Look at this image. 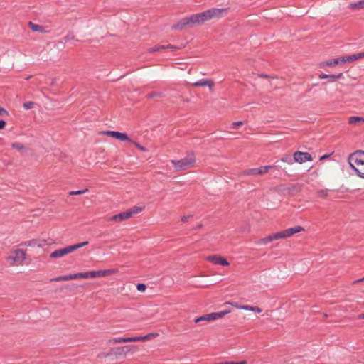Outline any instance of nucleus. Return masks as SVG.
<instances>
[{
    "instance_id": "f257e3e1",
    "label": "nucleus",
    "mask_w": 364,
    "mask_h": 364,
    "mask_svg": "<svg viewBox=\"0 0 364 364\" xmlns=\"http://www.w3.org/2000/svg\"><path fill=\"white\" fill-rule=\"evenodd\" d=\"M204 23L203 14L198 13L180 20L172 26L174 30L182 31L186 28H193Z\"/></svg>"
},
{
    "instance_id": "f03ea898",
    "label": "nucleus",
    "mask_w": 364,
    "mask_h": 364,
    "mask_svg": "<svg viewBox=\"0 0 364 364\" xmlns=\"http://www.w3.org/2000/svg\"><path fill=\"white\" fill-rule=\"evenodd\" d=\"M348 163L356 174L364 178V151H356L348 157Z\"/></svg>"
},
{
    "instance_id": "7ed1b4c3",
    "label": "nucleus",
    "mask_w": 364,
    "mask_h": 364,
    "mask_svg": "<svg viewBox=\"0 0 364 364\" xmlns=\"http://www.w3.org/2000/svg\"><path fill=\"white\" fill-rule=\"evenodd\" d=\"M171 164L177 171L186 170L194 166L196 164L195 155L193 153H189L181 160H172Z\"/></svg>"
},
{
    "instance_id": "20e7f679",
    "label": "nucleus",
    "mask_w": 364,
    "mask_h": 364,
    "mask_svg": "<svg viewBox=\"0 0 364 364\" xmlns=\"http://www.w3.org/2000/svg\"><path fill=\"white\" fill-rule=\"evenodd\" d=\"M144 209V206H134L129 210L120 213L117 215H115L111 218H109V220L112 221H122L127 220L139 213L142 212Z\"/></svg>"
},
{
    "instance_id": "39448f33",
    "label": "nucleus",
    "mask_w": 364,
    "mask_h": 364,
    "mask_svg": "<svg viewBox=\"0 0 364 364\" xmlns=\"http://www.w3.org/2000/svg\"><path fill=\"white\" fill-rule=\"evenodd\" d=\"M303 229H285L279 232L269 235V236L263 238L262 241L263 243H268L273 240L289 237L293 235L294 234L300 232Z\"/></svg>"
},
{
    "instance_id": "423d86ee",
    "label": "nucleus",
    "mask_w": 364,
    "mask_h": 364,
    "mask_svg": "<svg viewBox=\"0 0 364 364\" xmlns=\"http://www.w3.org/2000/svg\"><path fill=\"white\" fill-rule=\"evenodd\" d=\"M87 244H88V242L85 241V242H80V243H77V244H75L73 245H70V246L65 247L64 248L56 250L50 254V257L51 258L62 257L65 256V255H68L72 252L77 250V249H79L80 247H82L87 245Z\"/></svg>"
},
{
    "instance_id": "0eeeda50",
    "label": "nucleus",
    "mask_w": 364,
    "mask_h": 364,
    "mask_svg": "<svg viewBox=\"0 0 364 364\" xmlns=\"http://www.w3.org/2000/svg\"><path fill=\"white\" fill-rule=\"evenodd\" d=\"M25 259L26 252L23 250L17 249L7 257L6 260L11 266H14L22 265Z\"/></svg>"
},
{
    "instance_id": "6e6552de",
    "label": "nucleus",
    "mask_w": 364,
    "mask_h": 364,
    "mask_svg": "<svg viewBox=\"0 0 364 364\" xmlns=\"http://www.w3.org/2000/svg\"><path fill=\"white\" fill-rule=\"evenodd\" d=\"M227 11L228 9L213 8L206 10L202 12L204 23L213 19H219L222 18L227 13Z\"/></svg>"
},
{
    "instance_id": "1a4fd4ad",
    "label": "nucleus",
    "mask_w": 364,
    "mask_h": 364,
    "mask_svg": "<svg viewBox=\"0 0 364 364\" xmlns=\"http://www.w3.org/2000/svg\"><path fill=\"white\" fill-rule=\"evenodd\" d=\"M272 166H264L258 168H248L242 172V176H262L272 169Z\"/></svg>"
},
{
    "instance_id": "9d476101",
    "label": "nucleus",
    "mask_w": 364,
    "mask_h": 364,
    "mask_svg": "<svg viewBox=\"0 0 364 364\" xmlns=\"http://www.w3.org/2000/svg\"><path fill=\"white\" fill-rule=\"evenodd\" d=\"M294 160L295 162L299 164H303L306 161H313V158L311 155L308 152L303 151H296L294 155Z\"/></svg>"
},
{
    "instance_id": "9b49d317",
    "label": "nucleus",
    "mask_w": 364,
    "mask_h": 364,
    "mask_svg": "<svg viewBox=\"0 0 364 364\" xmlns=\"http://www.w3.org/2000/svg\"><path fill=\"white\" fill-rule=\"evenodd\" d=\"M104 134L117 139L121 141H128L132 142V140L125 133L115 131H107L104 132Z\"/></svg>"
},
{
    "instance_id": "f8f14e48",
    "label": "nucleus",
    "mask_w": 364,
    "mask_h": 364,
    "mask_svg": "<svg viewBox=\"0 0 364 364\" xmlns=\"http://www.w3.org/2000/svg\"><path fill=\"white\" fill-rule=\"evenodd\" d=\"M206 259L215 264H220L222 266H228L230 264L225 258L216 255L208 256Z\"/></svg>"
},
{
    "instance_id": "ddd939ff",
    "label": "nucleus",
    "mask_w": 364,
    "mask_h": 364,
    "mask_svg": "<svg viewBox=\"0 0 364 364\" xmlns=\"http://www.w3.org/2000/svg\"><path fill=\"white\" fill-rule=\"evenodd\" d=\"M192 86H193V87H204V86H207V87H208L211 90L213 88V87L214 86V82L211 80L202 79V80H198V81H197L196 82H193L192 84Z\"/></svg>"
},
{
    "instance_id": "4468645a",
    "label": "nucleus",
    "mask_w": 364,
    "mask_h": 364,
    "mask_svg": "<svg viewBox=\"0 0 364 364\" xmlns=\"http://www.w3.org/2000/svg\"><path fill=\"white\" fill-rule=\"evenodd\" d=\"M231 312L230 309H224L223 311H218V312H213L210 313V318H212V321L219 319L226 314Z\"/></svg>"
},
{
    "instance_id": "2eb2a0df",
    "label": "nucleus",
    "mask_w": 364,
    "mask_h": 364,
    "mask_svg": "<svg viewBox=\"0 0 364 364\" xmlns=\"http://www.w3.org/2000/svg\"><path fill=\"white\" fill-rule=\"evenodd\" d=\"M231 312L230 309H224L223 311H218V312H213L210 313V318H212V321L219 319L226 314Z\"/></svg>"
},
{
    "instance_id": "dca6fc26",
    "label": "nucleus",
    "mask_w": 364,
    "mask_h": 364,
    "mask_svg": "<svg viewBox=\"0 0 364 364\" xmlns=\"http://www.w3.org/2000/svg\"><path fill=\"white\" fill-rule=\"evenodd\" d=\"M319 79L323 80V79H330L331 82H335L338 79L343 77V73H340L338 75H327V74H321L319 75Z\"/></svg>"
},
{
    "instance_id": "f3484780",
    "label": "nucleus",
    "mask_w": 364,
    "mask_h": 364,
    "mask_svg": "<svg viewBox=\"0 0 364 364\" xmlns=\"http://www.w3.org/2000/svg\"><path fill=\"white\" fill-rule=\"evenodd\" d=\"M348 8L353 11L364 9V0L350 3L348 4Z\"/></svg>"
},
{
    "instance_id": "a211bd4d",
    "label": "nucleus",
    "mask_w": 364,
    "mask_h": 364,
    "mask_svg": "<svg viewBox=\"0 0 364 364\" xmlns=\"http://www.w3.org/2000/svg\"><path fill=\"white\" fill-rule=\"evenodd\" d=\"M168 48H169V49H174L175 47H173V46H172L171 45H168L166 46L157 45V46H155L149 48V53H152L161 51L162 50L168 49Z\"/></svg>"
},
{
    "instance_id": "6ab92c4d",
    "label": "nucleus",
    "mask_w": 364,
    "mask_h": 364,
    "mask_svg": "<svg viewBox=\"0 0 364 364\" xmlns=\"http://www.w3.org/2000/svg\"><path fill=\"white\" fill-rule=\"evenodd\" d=\"M337 65H343V63H341V58L333 59V60L331 61L323 62L320 64V66L321 68H323L325 66H335Z\"/></svg>"
},
{
    "instance_id": "aec40b11",
    "label": "nucleus",
    "mask_w": 364,
    "mask_h": 364,
    "mask_svg": "<svg viewBox=\"0 0 364 364\" xmlns=\"http://www.w3.org/2000/svg\"><path fill=\"white\" fill-rule=\"evenodd\" d=\"M80 279H90L97 277V271L80 272Z\"/></svg>"
},
{
    "instance_id": "412c9836",
    "label": "nucleus",
    "mask_w": 364,
    "mask_h": 364,
    "mask_svg": "<svg viewBox=\"0 0 364 364\" xmlns=\"http://www.w3.org/2000/svg\"><path fill=\"white\" fill-rule=\"evenodd\" d=\"M348 123L353 126H358L360 123H364V118L360 117H350Z\"/></svg>"
},
{
    "instance_id": "4be33fe9",
    "label": "nucleus",
    "mask_w": 364,
    "mask_h": 364,
    "mask_svg": "<svg viewBox=\"0 0 364 364\" xmlns=\"http://www.w3.org/2000/svg\"><path fill=\"white\" fill-rule=\"evenodd\" d=\"M117 272V269H105V270H98L97 271V277H105L110 275L112 274H114Z\"/></svg>"
},
{
    "instance_id": "5701e85b",
    "label": "nucleus",
    "mask_w": 364,
    "mask_h": 364,
    "mask_svg": "<svg viewBox=\"0 0 364 364\" xmlns=\"http://www.w3.org/2000/svg\"><path fill=\"white\" fill-rule=\"evenodd\" d=\"M135 348L134 346H126L122 347H118L116 348V353L117 354H126L127 352Z\"/></svg>"
},
{
    "instance_id": "b1692460",
    "label": "nucleus",
    "mask_w": 364,
    "mask_h": 364,
    "mask_svg": "<svg viewBox=\"0 0 364 364\" xmlns=\"http://www.w3.org/2000/svg\"><path fill=\"white\" fill-rule=\"evenodd\" d=\"M357 60H358V57H356L355 54L341 58V63H343V64L346 63H350V62Z\"/></svg>"
},
{
    "instance_id": "393cba45",
    "label": "nucleus",
    "mask_w": 364,
    "mask_h": 364,
    "mask_svg": "<svg viewBox=\"0 0 364 364\" xmlns=\"http://www.w3.org/2000/svg\"><path fill=\"white\" fill-rule=\"evenodd\" d=\"M210 314H205V315H203L202 316H200L198 318H197L196 320H195V323H198V322H200V321H212V318H210Z\"/></svg>"
},
{
    "instance_id": "a878e982",
    "label": "nucleus",
    "mask_w": 364,
    "mask_h": 364,
    "mask_svg": "<svg viewBox=\"0 0 364 364\" xmlns=\"http://www.w3.org/2000/svg\"><path fill=\"white\" fill-rule=\"evenodd\" d=\"M144 338H139V337H127V338H125V343L141 341H144Z\"/></svg>"
},
{
    "instance_id": "bb28decb",
    "label": "nucleus",
    "mask_w": 364,
    "mask_h": 364,
    "mask_svg": "<svg viewBox=\"0 0 364 364\" xmlns=\"http://www.w3.org/2000/svg\"><path fill=\"white\" fill-rule=\"evenodd\" d=\"M88 191H89V190L87 188H85L83 190H80V191H72L69 192V195H70V196L81 195V194L86 193Z\"/></svg>"
},
{
    "instance_id": "cd10ccee",
    "label": "nucleus",
    "mask_w": 364,
    "mask_h": 364,
    "mask_svg": "<svg viewBox=\"0 0 364 364\" xmlns=\"http://www.w3.org/2000/svg\"><path fill=\"white\" fill-rule=\"evenodd\" d=\"M68 281V275L60 276L50 279V282Z\"/></svg>"
},
{
    "instance_id": "c85d7f7f",
    "label": "nucleus",
    "mask_w": 364,
    "mask_h": 364,
    "mask_svg": "<svg viewBox=\"0 0 364 364\" xmlns=\"http://www.w3.org/2000/svg\"><path fill=\"white\" fill-rule=\"evenodd\" d=\"M35 102L32 101H28L23 104V107L25 108V109L28 110L33 108Z\"/></svg>"
},
{
    "instance_id": "c756f323",
    "label": "nucleus",
    "mask_w": 364,
    "mask_h": 364,
    "mask_svg": "<svg viewBox=\"0 0 364 364\" xmlns=\"http://www.w3.org/2000/svg\"><path fill=\"white\" fill-rule=\"evenodd\" d=\"M11 146L12 148L17 149L18 151H22L25 149L23 144L21 143H14L12 144Z\"/></svg>"
},
{
    "instance_id": "7c9ffc66",
    "label": "nucleus",
    "mask_w": 364,
    "mask_h": 364,
    "mask_svg": "<svg viewBox=\"0 0 364 364\" xmlns=\"http://www.w3.org/2000/svg\"><path fill=\"white\" fill-rule=\"evenodd\" d=\"M21 245H26V246H34V245H37V241L35 240H33L31 241L25 242L24 243H22ZM38 246L41 247V244H38Z\"/></svg>"
},
{
    "instance_id": "2f4dec72",
    "label": "nucleus",
    "mask_w": 364,
    "mask_h": 364,
    "mask_svg": "<svg viewBox=\"0 0 364 364\" xmlns=\"http://www.w3.org/2000/svg\"><path fill=\"white\" fill-rule=\"evenodd\" d=\"M109 343H125V338H114L109 341Z\"/></svg>"
},
{
    "instance_id": "473e14b6",
    "label": "nucleus",
    "mask_w": 364,
    "mask_h": 364,
    "mask_svg": "<svg viewBox=\"0 0 364 364\" xmlns=\"http://www.w3.org/2000/svg\"><path fill=\"white\" fill-rule=\"evenodd\" d=\"M234 306L238 309L243 310L252 311V306L249 305L238 306L237 304H235Z\"/></svg>"
},
{
    "instance_id": "72a5a7b5",
    "label": "nucleus",
    "mask_w": 364,
    "mask_h": 364,
    "mask_svg": "<svg viewBox=\"0 0 364 364\" xmlns=\"http://www.w3.org/2000/svg\"><path fill=\"white\" fill-rule=\"evenodd\" d=\"M9 115L8 111L4 108L0 107V117H8Z\"/></svg>"
},
{
    "instance_id": "f704fd0d",
    "label": "nucleus",
    "mask_w": 364,
    "mask_h": 364,
    "mask_svg": "<svg viewBox=\"0 0 364 364\" xmlns=\"http://www.w3.org/2000/svg\"><path fill=\"white\" fill-rule=\"evenodd\" d=\"M80 273L71 274L68 275V280L80 279Z\"/></svg>"
},
{
    "instance_id": "c9c22d12",
    "label": "nucleus",
    "mask_w": 364,
    "mask_h": 364,
    "mask_svg": "<svg viewBox=\"0 0 364 364\" xmlns=\"http://www.w3.org/2000/svg\"><path fill=\"white\" fill-rule=\"evenodd\" d=\"M218 364H247V362L245 360H242L241 362H229V361H226V362H222V363H219Z\"/></svg>"
},
{
    "instance_id": "e433bc0d",
    "label": "nucleus",
    "mask_w": 364,
    "mask_h": 364,
    "mask_svg": "<svg viewBox=\"0 0 364 364\" xmlns=\"http://www.w3.org/2000/svg\"><path fill=\"white\" fill-rule=\"evenodd\" d=\"M136 289L139 291H144L146 289V286L144 284H138Z\"/></svg>"
},
{
    "instance_id": "4c0bfd02",
    "label": "nucleus",
    "mask_w": 364,
    "mask_h": 364,
    "mask_svg": "<svg viewBox=\"0 0 364 364\" xmlns=\"http://www.w3.org/2000/svg\"><path fill=\"white\" fill-rule=\"evenodd\" d=\"M243 124V122H241V121H239V122H235L232 124V128L233 129H237L238 127H240V126H242Z\"/></svg>"
},
{
    "instance_id": "58836bf2",
    "label": "nucleus",
    "mask_w": 364,
    "mask_h": 364,
    "mask_svg": "<svg viewBox=\"0 0 364 364\" xmlns=\"http://www.w3.org/2000/svg\"><path fill=\"white\" fill-rule=\"evenodd\" d=\"M192 218H193V215H188L182 216L181 220L182 222L186 223V222H188L189 220H191Z\"/></svg>"
},
{
    "instance_id": "ea45409f",
    "label": "nucleus",
    "mask_w": 364,
    "mask_h": 364,
    "mask_svg": "<svg viewBox=\"0 0 364 364\" xmlns=\"http://www.w3.org/2000/svg\"><path fill=\"white\" fill-rule=\"evenodd\" d=\"M132 143L134 144L139 150H141L142 151H147V149L144 146L140 145L139 144H138L136 142H134L133 141H132Z\"/></svg>"
},
{
    "instance_id": "a19ab883",
    "label": "nucleus",
    "mask_w": 364,
    "mask_h": 364,
    "mask_svg": "<svg viewBox=\"0 0 364 364\" xmlns=\"http://www.w3.org/2000/svg\"><path fill=\"white\" fill-rule=\"evenodd\" d=\"M282 161L284 162H287L288 164H292L289 156L282 158Z\"/></svg>"
},
{
    "instance_id": "79ce46f5",
    "label": "nucleus",
    "mask_w": 364,
    "mask_h": 364,
    "mask_svg": "<svg viewBox=\"0 0 364 364\" xmlns=\"http://www.w3.org/2000/svg\"><path fill=\"white\" fill-rule=\"evenodd\" d=\"M252 311L257 313H261L262 311V309L257 306H252Z\"/></svg>"
},
{
    "instance_id": "37998d69",
    "label": "nucleus",
    "mask_w": 364,
    "mask_h": 364,
    "mask_svg": "<svg viewBox=\"0 0 364 364\" xmlns=\"http://www.w3.org/2000/svg\"><path fill=\"white\" fill-rule=\"evenodd\" d=\"M6 126V122L4 120H0V130L3 129Z\"/></svg>"
},
{
    "instance_id": "c03bdc74",
    "label": "nucleus",
    "mask_w": 364,
    "mask_h": 364,
    "mask_svg": "<svg viewBox=\"0 0 364 364\" xmlns=\"http://www.w3.org/2000/svg\"><path fill=\"white\" fill-rule=\"evenodd\" d=\"M30 24L31 25V28L33 31H38V28L39 27L38 25H34L32 23H30Z\"/></svg>"
},
{
    "instance_id": "a18cd8bd",
    "label": "nucleus",
    "mask_w": 364,
    "mask_h": 364,
    "mask_svg": "<svg viewBox=\"0 0 364 364\" xmlns=\"http://www.w3.org/2000/svg\"><path fill=\"white\" fill-rule=\"evenodd\" d=\"M356 57H358V60L364 58V52L360 53L358 54H355Z\"/></svg>"
},
{
    "instance_id": "49530a36",
    "label": "nucleus",
    "mask_w": 364,
    "mask_h": 364,
    "mask_svg": "<svg viewBox=\"0 0 364 364\" xmlns=\"http://www.w3.org/2000/svg\"><path fill=\"white\" fill-rule=\"evenodd\" d=\"M139 338H144V340H146V339L150 338V334H148V335H146L145 336H139Z\"/></svg>"
},
{
    "instance_id": "de8ad7c7",
    "label": "nucleus",
    "mask_w": 364,
    "mask_h": 364,
    "mask_svg": "<svg viewBox=\"0 0 364 364\" xmlns=\"http://www.w3.org/2000/svg\"><path fill=\"white\" fill-rule=\"evenodd\" d=\"M73 36H67L65 38V40H70V39H73Z\"/></svg>"
},
{
    "instance_id": "09e8293b",
    "label": "nucleus",
    "mask_w": 364,
    "mask_h": 364,
    "mask_svg": "<svg viewBox=\"0 0 364 364\" xmlns=\"http://www.w3.org/2000/svg\"><path fill=\"white\" fill-rule=\"evenodd\" d=\"M328 157V155H323L322 156L321 158H320V160L322 161L323 159H326V158Z\"/></svg>"
},
{
    "instance_id": "8fccbe9b",
    "label": "nucleus",
    "mask_w": 364,
    "mask_h": 364,
    "mask_svg": "<svg viewBox=\"0 0 364 364\" xmlns=\"http://www.w3.org/2000/svg\"><path fill=\"white\" fill-rule=\"evenodd\" d=\"M358 317V318L364 319V313L359 314Z\"/></svg>"
},
{
    "instance_id": "3c124183",
    "label": "nucleus",
    "mask_w": 364,
    "mask_h": 364,
    "mask_svg": "<svg viewBox=\"0 0 364 364\" xmlns=\"http://www.w3.org/2000/svg\"><path fill=\"white\" fill-rule=\"evenodd\" d=\"M361 282H364V277L355 281V283Z\"/></svg>"
}]
</instances>
